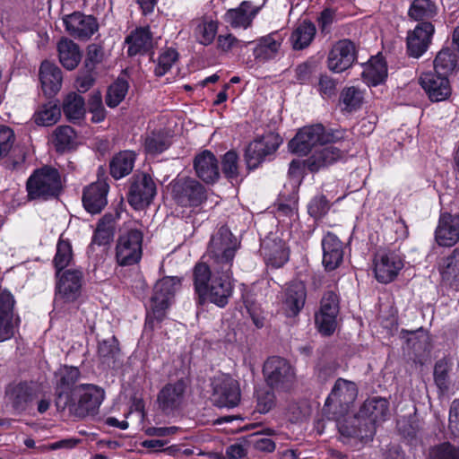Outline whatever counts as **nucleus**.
Listing matches in <instances>:
<instances>
[{
    "instance_id": "obj_29",
    "label": "nucleus",
    "mask_w": 459,
    "mask_h": 459,
    "mask_svg": "<svg viewBox=\"0 0 459 459\" xmlns=\"http://www.w3.org/2000/svg\"><path fill=\"white\" fill-rule=\"evenodd\" d=\"M6 394L14 411L21 414L24 412L36 396V391L26 381L19 382L11 386Z\"/></svg>"
},
{
    "instance_id": "obj_18",
    "label": "nucleus",
    "mask_w": 459,
    "mask_h": 459,
    "mask_svg": "<svg viewBox=\"0 0 459 459\" xmlns=\"http://www.w3.org/2000/svg\"><path fill=\"white\" fill-rule=\"evenodd\" d=\"M241 399L239 383L230 376H222L212 383V401L220 408H234Z\"/></svg>"
},
{
    "instance_id": "obj_63",
    "label": "nucleus",
    "mask_w": 459,
    "mask_h": 459,
    "mask_svg": "<svg viewBox=\"0 0 459 459\" xmlns=\"http://www.w3.org/2000/svg\"><path fill=\"white\" fill-rule=\"evenodd\" d=\"M316 66L303 63L296 68V77L299 84H315Z\"/></svg>"
},
{
    "instance_id": "obj_24",
    "label": "nucleus",
    "mask_w": 459,
    "mask_h": 459,
    "mask_svg": "<svg viewBox=\"0 0 459 459\" xmlns=\"http://www.w3.org/2000/svg\"><path fill=\"white\" fill-rule=\"evenodd\" d=\"M356 59L355 46L349 39L338 41L328 55V68L341 73L351 66Z\"/></svg>"
},
{
    "instance_id": "obj_23",
    "label": "nucleus",
    "mask_w": 459,
    "mask_h": 459,
    "mask_svg": "<svg viewBox=\"0 0 459 459\" xmlns=\"http://www.w3.org/2000/svg\"><path fill=\"white\" fill-rule=\"evenodd\" d=\"M323 250L322 264L326 272L337 269L343 261V243L336 234L327 231L322 240Z\"/></svg>"
},
{
    "instance_id": "obj_33",
    "label": "nucleus",
    "mask_w": 459,
    "mask_h": 459,
    "mask_svg": "<svg viewBox=\"0 0 459 459\" xmlns=\"http://www.w3.org/2000/svg\"><path fill=\"white\" fill-rule=\"evenodd\" d=\"M442 281L450 289H459V247L443 258L439 267Z\"/></svg>"
},
{
    "instance_id": "obj_31",
    "label": "nucleus",
    "mask_w": 459,
    "mask_h": 459,
    "mask_svg": "<svg viewBox=\"0 0 459 459\" xmlns=\"http://www.w3.org/2000/svg\"><path fill=\"white\" fill-rule=\"evenodd\" d=\"M258 12L259 7H255L249 1H243L238 7L227 11L224 21L233 28L247 29Z\"/></svg>"
},
{
    "instance_id": "obj_58",
    "label": "nucleus",
    "mask_w": 459,
    "mask_h": 459,
    "mask_svg": "<svg viewBox=\"0 0 459 459\" xmlns=\"http://www.w3.org/2000/svg\"><path fill=\"white\" fill-rule=\"evenodd\" d=\"M114 231V227H103L97 224L96 230L92 234L90 246L92 247L96 245L98 247H102L109 245L113 239Z\"/></svg>"
},
{
    "instance_id": "obj_30",
    "label": "nucleus",
    "mask_w": 459,
    "mask_h": 459,
    "mask_svg": "<svg viewBox=\"0 0 459 459\" xmlns=\"http://www.w3.org/2000/svg\"><path fill=\"white\" fill-rule=\"evenodd\" d=\"M85 100L83 97L75 93H68L63 100L61 112L66 120L74 125L82 126L85 122Z\"/></svg>"
},
{
    "instance_id": "obj_56",
    "label": "nucleus",
    "mask_w": 459,
    "mask_h": 459,
    "mask_svg": "<svg viewBox=\"0 0 459 459\" xmlns=\"http://www.w3.org/2000/svg\"><path fill=\"white\" fill-rule=\"evenodd\" d=\"M317 312L338 316L340 312V298L333 290L325 291L320 300Z\"/></svg>"
},
{
    "instance_id": "obj_10",
    "label": "nucleus",
    "mask_w": 459,
    "mask_h": 459,
    "mask_svg": "<svg viewBox=\"0 0 459 459\" xmlns=\"http://www.w3.org/2000/svg\"><path fill=\"white\" fill-rule=\"evenodd\" d=\"M181 286L182 278L178 276H164L155 283L151 297V309L159 321L166 318L167 311Z\"/></svg>"
},
{
    "instance_id": "obj_17",
    "label": "nucleus",
    "mask_w": 459,
    "mask_h": 459,
    "mask_svg": "<svg viewBox=\"0 0 459 459\" xmlns=\"http://www.w3.org/2000/svg\"><path fill=\"white\" fill-rule=\"evenodd\" d=\"M376 280L382 284L394 281L404 266L403 259L394 251L377 253L373 260Z\"/></svg>"
},
{
    "instance_id": "obj_41",
    "label": "nucleus",
    "mask_w": 459,
    "mask_h": 459,
    "mask_svg": "<svg viewBox=\"0 0 459 459\" xmlns=\"http://www.w3.org/2000/svg\"><path fill=\"white\" fill-rule=\"evenodd\" d=\"M315 25L308 21H303L292 31L290 41L296 50H301L307 48L316 35Z\"/></svg>"
},
{
    "instance_id": "obj_54",
    "label": "nucleus",
    "mask_w": 459,
    "mask_h": 459,
    "mask_svg": "<svg viewBox=\"0 0 459 459\" xmlns=\"http://www.w3.org/2000/svg\"><path fill=\"white\" fill-rule=\"evenodd\" d=\"M337 316L321 312L315 313V324L323 336H331L337 327Z\"/></svg>"
},
{
    "instance_id": "obj_60",
    "label": "nucleus",
    "mask_w": 459,
    "mask_h": 459,
    "mask_svg": "<svg viewBox=\"0 0 459 459\" xmlns=\"http://www.w3.org/2000/svg\"><path fill=\"white\" fill-rule=\"evenodd\" d=\"M307 169V159L306 160H292L289 164L288 177L291 181L301 184L305 176Z\"/></svg>"
},
{
    "instance_id": "obj_50",
    "label": "nucleus",
    "mask_w": 459,
    "mask_h": 459,
    "mask_svg": "<svg viewBox=\"0 0 459 459\" xmlns=\"http://www.w3.org/2000/svg\"><path fill=\"white\" fill-rule=\"evenodd\" d=\"M81 377V372L78 368L73 366H65L61 372L59 380L56 383V389L61 392H67L72 394L75 388L76 383Z\"/></svg>"
},
{
    "instance_id": "obj_46",
    "label": "nucleus",
    "mask_w": 459,
    "mask_h": 459,
    "mask_svg": "<svg viewBox=\"0 0 459 459\" xmlns=\"http://www.w3.org/2000/svg\"><path fill=\"white\" fill-rule=\"evenodd\" d=\"M87 112L91 114L90 121L92 124H100L106 119L107 110L100 91H97L89 97L85 105V115Z\"/></svg>"
},
{
    "instance_id": "obj_25",
    "label": "nucleus",
    "mask_w": 459,
    "mask_h": 459,
    "mask_svg": "<svg viewBox=\"0 0 459 459\" xmlns=\"http://www.w3.org/2000/svg\"><path fill=\"white\" fill-rule=\"evenodd\" d=\"M434 26L429 22L419 23L415 29L407 35V53L410 56L419 58L428 49Z\"/></svg>"
},
{
    "instance_id": "obj_5",
    "label": "nucleus",
    "mask_w": 459,
    "mask_h": 459,
    "mask_svg": "<svg viewBox=\"0 0 459 459\" xmlns=\"http://www.w3.org/2000/svg\"><path fill=\"white\" fill-rule=\"evenodd\" d=\"M265 384L278 393H290L296 383V368L285 358L271 356L263 366Z\"/></svg>"
},
{
    "instance_id": "obj_51",
    "label": "nucleus",
    "mask_w": 459,
    "mask_h": 459,
    "mask_svg": "<svg viewBox=\"0 0 459 459\" xmlns=\"http://www.w3.org/2000/svg\"><path fill=\"white\" fill-rule=\"evenodd\" d=\"M275 206L278 217H288L292 219L297 214L299 207L297 194L292 193L288 196L285 195H280Z\"/></svg>"
},
{
    "instance_id": "obj_28",
    "label": "nucleus",
    "mask_w": 459,
    "mask_h": 459,
    "mask_svg": "<svg viewBox=\"0 0 459 459\" xmlns=\"http://www.w3.org/2000/svg\"><path fill=\"white\" fill-rule=\"evenodd\" d=\"M194 169L197 177L206 184L213 185L221 177L218 159L209 150L195 157Z\"/></svg>"
},
{
    "instance_id": "obj_32",
    "label": "nucleus",
    "mask_w": 459,
    "mask_h": 459,
    "mask_svg": "<svg viewBox=\"0 0 459 459\" xmlns=\"http://www.w3.org/2000/svg\"><path fill=\"white\" fill-rule=\"evenodd\" d=\"M125 42L128 45L129 56L144 55L153 47L152 34L149 27L136 28L126 38Z\"/></svg>"
},
{
    "instance_id": "obj_2",
    "label": "nucleus",
    "mask_w": 459,
    "mask_h": 459,
    "mask_svg": "<svg viewBox=\"0 0 459 459\" xmlns=\"http://www.w3.org/2000/svg\"><path fill=\"white\" fill-rule=\"evenodd\" d=\"M63 190L61 174L51 165H43L34 169L26 181L29 201L47 202L58 199Z\"/></svg>"
},
{
    "instance_id": "obj_53",
    "label": "nucleus",
    "mask_w": 459,
    "mask_h": 459,
    "mask_svg": "<svg viewBox=\"0 0 459 459\" xmlns=\"http://www.w3.org/2000/svg\"><path fill=\"white\" fill-rule=\"evenodd\" d=\"M331 208L330 201L323 195H315L307 204V212L315 220H321Z\"/></svg>"
},
{
    "instance_id": "obj_14",
    "label": "nucleus",
    "mask_w": 459,
    "mask_h": 459,
    "mask_svg": "<svg viewBox=\"0 0 459 459\" xmlns=\"http://www.w3.org/2000/svg\"><path fill=\"white\" fill-rule=\"evenodd\" d=\"M357 396V385L352 381L339 377L325 400V410L333 411L334 415H344Z\"/></svg>"
},
{
    "instance_id": "obj_19",
    "label": "nucleus",
    "mask_w": 459,
    "mask_h": 459,
    "mask_svg": "<svg viewBox=\"0 0 459 459\" xmlns=\"http://www.w3.org/2000/svg\"><path fill=\"white\" fill-rule=\"evenodd\" d=\"M261 255L267 267L279 269L290 259V247L281 238L270 234L261 244Z\"/></svg>"
},
{
    "instance_id": "obj_35",
    "label": "nucleus",
    "mask_w": 459,
    "mask_h": 459,
    "mask_svg": "<svg viewBox=\"0 0 459 459\" xmlns=\"http://www.w3.org/2000/svg\"><path fill=\"white\" fill-rule=\"evenodd\" d=\"M121 353L119 342L115 335L98 341L97 356L103 366L114 368Z\"/></svg>"
},
{
    "instance_id": "obj_38",
    "label": "nucleus",
    "mask_w": 459,
    "mask_h": 459,
    "mask_svg": "<svg viewBox=\"0 0 459 459\" xmlns=\"http://www.w3.org/2000/svg\"><path fill=\"white\" fill-rule=\"evenodd\" d=\"M281 44V38L278 33H271L257 40L254 48L255 59L267 61L273 58L278 53Z\"/></svg>"
},
{
    "instance_id": "obj_7",
    "label": "nucleus",
    "mask_w": 459,
    "mask_h": 459,
    "mask_svg": "<svg viewBox=\"0 0 459 459\" xmlns=\"http://www.w3.org/2000/svg\"><path fill=\"white\" fill-rule=\"evenodd\" d=\"M105 398L103 388L93 384H81L72 391L70 412L77 418L94 416Z\"/></svg>"
},
{
    "instance_id": "obj_26",
    "label": "nucleus",
    "mask_w": 459,
    "mask_h": 459,
    "mask_svg": "<svg viewBox=\"0 0 459 459\" xmlns=\"http://www.w3.org/2000/svg\"><path fill=\"white\" fill-rule=\"evenodd\" d=\"M344 156V151L333 145L325 144L307 159V169L310 173H317L342 160Z\"/></svg>"
},
{
    "instance_id": "obj_44",
    "label": "nucleus",
    "mask_w": 459,
    "mask_h": 459,
    "mask_svg": "<svg viewBox=\"0 0 459 459\" xmlns=\"http://www.w3.org/2000/svg\"><path fill=\"white\" fill-rule=\"evenodd\" d=\"M451 368L446 359H438L434 366L433 378L440 395L446 394L451 387Z\"/></svg>"
},
{
    "instance_id": "obj_3",
    "label": "nucleus",
    "mask_w": 459,
    "mask_h": 459,
    "mask_svg": "<svg viewBox=\"0 0 459 459\" xmlns=\"http://www.w3.org/2000/svg\"><path fill=\"white\" fill-rule=\"evenodd\" d=\"M239 242L227 226H221L212 235L206 255L212 271L233 273L232 267Z\"/></svg>"
},
{
    "instance_id": "obj_37",
    "label": "nucleus",
    "mask_w": 459,
    "mask_h": 459,
    "mask_svg": "<svg viewBox=\"0 0 459 459\" xmlns=\"http://www.w3.org/2000/svg\"><path fill=\"white\" fill-rule=\"evenodd\" d=\"M136 153L133 151H121L109 162V173L115 179L129 175L134 166Z\"/></svg>"
},
{
    "instance_id": "obj_62",
    "label": "nucleus",
    "mask_w": 459,
    "mask_h": 459,
    "mask_svg": "<svg viewBox=\"0 0 459 459\" xmlns=\"http://www.w3.org/2000/svg\"><path fill=\"white\" fill-rule=\"evenodd\" d=\"M196 32L200 36V42L204 45H208L215 38L217 22L213 21L204 22L197 26Z\"/></svg>"
},
{
    "instance_id": "obj_20",
    "label": "nucleus",
    "mask_w": 459,
    "mask_h": 459,
    "mask_svg": "<svg viewBox=\"0 0 459 459\" xmlns=\"http://www.w3.org/2000/svg\"><path fill=\"white\" fill-rule=\"evenodd\" d=\"M307 295V286L302 281H291L286 285L282 297V309L286 317L294 318L300 314Z\"/></svg>"
},
{
    "instance_id": "obj_55",
    "label": "nucleus",
    "mask_w": 459,
    "mask_h": 459,
    "mask_svg": "<svg viewBox=\"0 0 459 459\" xmlns=\"http://www.w3.org/2000/svg\"><path fill=\"white\" fill-rule=\"evenodd\" d=\"M430 459H459V446L449 441L436 445L430 451Z\"/></svg>"
},
{
    "instance_id": "obj_64",
    "label": "nucleus",
    "mask_w": 459,
    "mask_h": 459,
    "mask_svg": "<svg viewBox=\"0 0 459 459\" xmlns=\"http://www.w3.org/2000/svg\"><path fill=\"white\" fill-rule=\"evenodd\" d=\"M448 428L454 437H459V399H455L451 403Z\"/></svg>"
},
{
    "instance_id": "obj_22",
    "label": "nucleus",
    "mask_w": 459,
    "mask_h": 459,
    "mask_svg": "<svg viewBox=\"0 0 459 459\" xmlns=\"http://www.w3.org/2000/svg\"><path fill=\"white\" fill-rule=\"evenodd\" d=\"M66 31L74 38L85 40L90 39L99 29L97 19L74 12L64 18Z\"/></svg>"
},
{
    "instance_id": "obj_4",
    "label": "nucleus",
    "mask_w": 459,
    "mask_h": 459,
    "mask_svg": "<svg viewBox=\"0 0 459 459\" xmlns=\"http://www.w3.org/2000/svg\"><path fill=\"white\" fill-rule=\"evenodd\" d=\"M344 136V130H326L322 124H315L300 128L288 145L292 153L307 155L316 145L336 143L343 140Z\"/></svg>"
},
{
    "instance_id": "obj_27",
    "label": "nucleus",
    "mask_w": 459,
    "mask_h": 459,
    "mask_svg": "<svg viewBox=\"0 0 459 459\" xmlns=\"http://www.w3.org/2000/svg\"><path fill=\"white\" fill-rule=\"evenodd\" d=\"M108 185L101 182L84 187L82 202L85 211L92 215L100 213L108 204Z\"/></svg>"
},
{
    "instance_id": "obj_15",
    "label": "nucleus",
    "mask_w": 459,
    "mask_h": 459,
    "mask_svg": "<svg viewBox=\"0 0 459 459\" xmlns=\"http://www.w3.org/2000/svg\"><path fill=\"white\" fill-rule=\"evenodd\" d=\"M189 385L188 377H180L175 382L167 383L157 394L159 409L167 415L178 411L185 401Z\"/></svg>"
},
{
    "instance_id": "obj_1",
    "label": "nucleus",
    "mask_w": 459,
    "mask_h": 459,
    "mask_svg": "<svg viewBox=\"0 0 459 459\" xmlns=\"http://www.w3.org/2000/svg\"><path fill=\"white\" fill-rule=\"evenodd\" d=\"M192 280L196 306L208 303L220 308L228 306L235 287L233 273L212 271L209 264L198 262L193 267Z\"/></svg>"
},
{
    "instance_id": "obj_52",
    "label": "nucleus",
    "mask_w": 459,
    "mask_h": 459,
    "mask_svg": "<svg viewBox=\"0 0 459 459\" xmlns=\"http://www.w3.org/2000/svg\"><path fill=\"white\" fill-rule=\"evenodd\" d=\"M170 146V141L160 133H152L144 141V149L147 153L156 155L162 153Z\"/></svg>"
},
{
    "instance_id": "obj_13",
    "label": "nucleus",
    "mask_w": 459,
    "mask_h": 459,
    "mask_svg": "<svg viewBox=\"0 0 459 459\" xmlns=\"http://www.w3.org/2000/svg\"><path fill=\"white\" fill-rule=\"evenodd\" d=\"M171 193L175 203L181 207L195 208L207 200L205 186L189 177L176 180L172 185Z\"/></svg>"
},
{
    "instance_id": "obj_42",
    "label": "nucleus",
    "mask_w": 459,
    "mask_h": 459,
    "mask_svg": "<svg viewBox=\"0 0 459 459\" xmlns=\"http://www.w3.org/2000/svg\"><path fill=\"white\" fill-rule=\"evenodd\" d=\"M73 258L74 252L71 241L68 238L64 239L60 237L56 243V250L52 261L55 273L66 270L71 264Z\"/></svg>"
},
{
    "instance_id": "obj_39",
    "label": "nucleus",
    "mask_w": 459,
    "mask_h": 459,
    "mask_svg": "<svg viewBox=\"0 0 459 459\" xmlns=\"http://www.w3.org/2000/svg\"><path fill=\"white\" fill-rule=\"evenodd\" d=\"M361 75L364 82L372 86L383 83L387 77V67L384 59L378 56L372 57L363 68Z\"/></svg>"
},
{
    "instance_id": "obj_49",
    "label": "nucleus",
    "mask_w": 459,
    "mask_h": 459,
    "mask_svg": "<svg viewBox=\"0 0 459 459\" xmlns=\"http://www.w3.org/2000/svg\"><path fill=\"white\" fill-rule=\"evenodd\" d=\"M274 392H276V390H273L267 385L265 387H260L255 389V409L259 413L265 414L275 406L276 396Z\"/></svg>"
},
{
    "instance_id": "obj_16",
    "label": "nucleus",
    "mask_w": 459,
    "mask_h": 459,
    "mask_svg": "<svg viewBox=\"0 0 459 459\" xmlns=\"http://www.w3.org/2000/svg\"><path fill=\"white\" fill-rule=\"evenodd\" d=\"M389 413V401L382 397L367 399L359 411V417L365 421L368 428L366 437L370 439L376 434L377 426L387 419Z\"/></svg>"
},
{
    "instance_id": "obj_11",
    "label": "nucleus",
    "mask_w": 459,
    "mask_h": 459,
    "mask_svg": "<svg viewBox=\"0 0 459 459\" xmlns=\"http://www.w3.org/2000/svg\"><path fill=\"white\" fill-rule=\"evenodd\" d=\"M128 191L126 199L135 211L147 208L153 201L157 187L150 174L145 172L134 173L127 181Z\"/></svg>"
},
{
    "instance_id": "obj_40",
    "label": "nucleus",
    "mask_w": 459,
    "mask_h": 459,
    "mask_svg": "<svg viewBox=\"0 0 459 459\" xmlns=\"http://www.w3.org/2000/svg\"><path fill=\"white\" fill-rule=\"evenodd\" d=\"M61 117V106L57 100L48 101L41 105L35 112L33 118L36 125L50 126L55 125Z\"/></svg>"
},
{
    "instance_id": "obj_57",
    "label": "nucleus",
    "mask_w": 459,
    "mask_h": 459,
    "mask_svg": "<svg viewBox=\"0 0 459 459\" xmlns=\"http://www.w3.org/2000/svg\"><path fill=\"white\" fill-rule=\"evenodd\" d=\"M178 56V52L173 48L164 50L158 58V64L154 69L155 74L157 76L164 75L177 61Z\"/></svg>"
},
{
    "instance_id": "obj_47",
    "label": "nucleus",
    "mask_w": 459,
    "mask_h": 459,
    "mask_svg": "<svg viewBox=\"0 0 459 459\" xmlns=\"http://www.w3.org/2000/svg\"><path fill=\"white\" fill-rule=\"evenodd\" d=\"M437 6L430 0H414L410 7L409 15L416 21H423L434 17Z\"/></svg>"
},
{
    "instance_id": "obj_34",
    "label": "nucleus",
    "mask_w": 459,
    "mask_h": 459,
    "mask_svg": "<svg viewBox=\"0 0 459 459\" xmlns=\"http://www.w3.org/2000/svg\"><path fill=\"white\" fill-rule=\"evenodd\" d=\"M366 90L342 88L339 94L338 106L342 114H352L359 110L365 101Z\"/></svg>"
},
{
    "instance_id": "obj_8",
    "label": "nucleus",
    "mask_w": 459,
    "mask_h": 459,
    "mask_svg": "<svg viewBox=\"0 0 459 459\" xmlns=\"http://www.w3.org/2000/svg\"><path fill=\"white\" fill-rule=\"evenodd\" d=\"M458 56L449 48H442L434 59V73L421 74L420 86H449L453 82L450 77L457 67Z\"/></svg>"
},
{
    "instance_id": "obj_61",
    "label": "nucleus",
    "mask_w": 459,
    "mask_h": 459,
    "mask_svg": "<svg viewBox=\"0 0 459 459\" xmlns=\"http://www.w3.org/2000/svg\"><path fill=\"white\" fill-rule=\"evenodd\" d=\"M15 141V135L13 129L6 126H0V158L5 157Z\"/></svg>"
},
{
    "instance_id": "obj_45",
    "label": "nucleus",
    "mask_w": 459,
    "mask_h": 459,
    "mask_svg": "<svg viewBox=\"0 0 459 459\" xmlns=\"http://www.w3.org/2000/svg\"><path fill=\"white\" fill-rule=\"evenodd\" d=\"M39 75L41 86H61L63 82L61 69L48 60L41 63Z\"/></svg>"
},
{
    "instance_id": "obj_59",
    "label": "nucleus",
    "mask_w": 459,
    "mask_h": 459,
    "mask_svg": "<svg viewBox=\"0 0 459 459\" xmlns=\"http://www.w3.org/2000/svg\"><path fill=\"white\" fill-rule=\"evenodd\" d=\"M104 48L101 45L91 43L87 47L85 67L95 68L104 59Z\"/></svg>"
},
{
    "instance_id": "obj_12",
    "label": "nucleus",
    "mask_w": 459,
    "mask_h": 459,
    "mask_svg": "<svg viewBox=\"0 0 459 459\" xmlns=\"http://www.w3.org/2000/svg\"><path fill=\"white\" fill-rule=\"evenodd\" d=\"M143 233L138 229H130L119 234L116 245V260L120 266L138 264L143 256Z\"/></svg>"
},
{
    "instance_id": "obj_48",
    "label": "nucleus",
    "mask_w": 459,
    "mask_h": 459,
    "mask_svg": "<svg viewBox=\"0 0 459 459\" xmlns=\"http://www.w3.org/2000/svg\"><path fill=\"white\" fill-rule=\"evenodd\" d=\"M239 157L235 150L228 151L221 160V171L224 177L230 181H237L239 177Z\"/></svg>"
},
{
    "instance_id": "obj_6",
    "label": "nucleus",
    "mask_w": 459,
    "mask_h": 459,
    "mask_svg": "<svg viewBox=\"0 0 459 459\" xmlns=\"http://www.w3.org/2000/svg\"><path fill=\"white\" fill-rule=\"evenodd\" d=\"M282 143L281 136L275 132H268L255 138L245 149L244 160L247 169L253 171L264 162L273 160Z\"/></svg>"
},
{
    "instance_id": "obj_43",
    "label": "nucleus",
    "mask_w": 459,
    "mask_h": 459,
    "mask_svg": "<svg viewBox=\"0 0 459 459\" xmlns=\"http://www.w3.org/2000/svg\"><path fill=\"white\" fill-rule=\"evenodd\" d=\"M77 136L74 129L70 126H59L54 131L53 143L57 152H65L74 149L75 138Z\"/></svg>"
},
{
    "instance_id": "obj_36",
    "label": "nucleus",
    "mask_w": 459,
    "mask_h": 459,
    "mask_svg": "<svg viewBox=\"0 0 459 459\" xmlns=\"http://www.w3.org/2000/svg\"><path fill=\"white\" fill-rule=\"evenodd\" d=\"M58 58L67 70H74L82 59L79 46L68 38H62L57 43Z\"/></svg>"
},
{
    "instance_id": "obj_21",
    "label": "nucleus",
    "mask_w": 459,
    "mask_h": 459,
    "mask_svg": "<svg viewBox=\"0 0 459 459\" xmlns=\"http://www.w3.org/2000/svg\"><path fill=\"white\" fill-rule=\"evenodd\" d=\"M435 240L440 247H453L459 241V213L441 212L435 230Z\"/></svg>"
},
{
    "instance_id": "obj_9",
    "label": "nucleus",
    "mask_w": 459,
    "mask_h": 459,
    "mask_svg": "<svg viewBox=\"0 0 459 459\" xmlns=\"http://www.w3.org/2000/svg\"><path fill=\"white\" fill-rule=\"evenodd\" d=\"M55 302L75 303L82 296L84 274L81 268L55 273Z\"/></svg>"
}]
</instances>
